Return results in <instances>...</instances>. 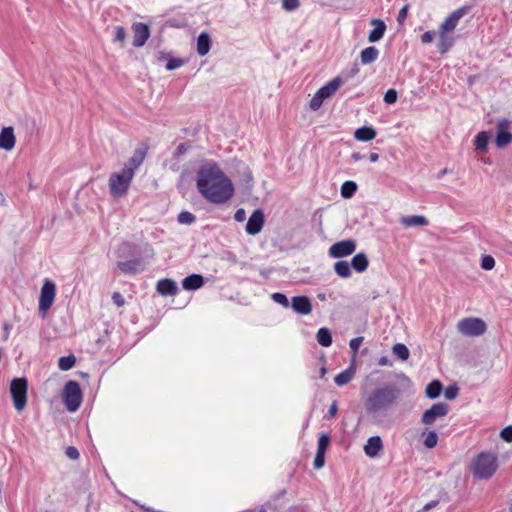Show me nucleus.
Masks as SVG:
<instances>
[{
	"mask_svg": "<svg viewBox=\"0 0 512 512\" xmlns=\"http://www.w3.org/2000/svg\"><path fill=\"white\" fill-rule=\"evenodd\" d=\"M197 188L201 195L214 204H222L234 195L231 180L214 164L202 167L197 174Z\"/></svg>",
	"mask_w": 512,
	"mask_h": 512,
	"instance_id": "1",
	"label": "nucleus"
},
{
	"mask_svg": "<svg viewBox=\"0 0 512 512\" xmlns=\"http://www.w3.org/2000/svg\"><path fill=\"white\" fill-rule=\"evenodd\" d=\"M400 389L393 384H387L372 390L364 400L367 414H378L395 405L400 398Z\"/></svg>",
	"mask_w": 512,
	"mask_h": 512,
	"instance_id": "2",
	"label": "nucleus"
},
{
	"mask_svg": "<svg viewBox=\"0 0 512 512\" xmlns=\"http://www.w3.org/2000/svg\"><path fill=\"white\" fill-rule=\"evenodd\" d=\"M499 466L496 454L492 452H481L470 464V470L475 478L486 480L491 478Z\"/></svg>",
	"mask_w": 512,
	"mask_h": 512,
	"instance_id": "3",
	"label": "nucleus"
},
{
	"mask_svg": "<svg viewBox=\"0 0 512 512\" xmlns=\"http://www.w3.org/2000/svg\"><path fill=\"white\" fill-rule=\"evenodd\" d=\"M134 178L132 170H124L112 172L108 179L109 193L114 199L125 197L129 191L132 180Z\"/></svg>",
	"mask_w": 512,
	"mask_h": 512,
	"instance_id": "4",
	"label": "nucleus"
},
{
	"mask_svg": "<svg viewBox=\"0 0 512 512\" xmlns=\"http://www.w3.org/2000/svg\"><path fill=\"white\" fill-rule=\"evenodd\" d=\"M342 83L343 80L340 77H336L321 87L310 100V109L313 111L318 110L326 99L331 98L337 92Z\"/></svg>",
	"mask_w": 512,
	"mask_h": 512,
	"instance_id": "5",
	"label": "nucleus"
},
{
	"mask_svg": "<svg viewBox=\"0 0 512 512\" xmlns=\"http://www.w3.org/2000/svg\"><path fill=\"white\" fill-rule=\"evenodd\" d=\"M486 323L477 317H466L457 323L459 333L469 337H478L485 333Z\"/></svg>",
	"mask_w": 512,
	"mask_h": 512,
	"instance_id": "6",
	"label": "nucleus"
},
{
	"mask_svg": "<svg viewBox=\"0 0 512 512\" xmlns=\"http://www.w3.org/2000/svg\"><path fill=\"white\" fill-rule=\"evenodd\" d=\"M28 383L26 378H14L10 383V393L13 399L14 407L17 411H22L27 403Z\"/></svg>",
	"mask_w": 512,
	"mask_h": 512,
	"instance_id": "7",
	"label": "nucleus"
},
{
	"mask_svg": "<svg viewBox=\"0 0 512 512\" xmlns=\"http://www.w3.org/2000/svg\"><path fill=\"white\" fill-rule=\"evenodd\" d=\"M63 400L70 412H75L82 402L80 385L76 381H68L63 390Z\"/></svg>",
	"mask_w": 512,
	"mask_h": 512,
	"instance_id": "8",
	"label": "nucleus"
},
{
	"mask_svg": "<svg viewBox=\"0 0 512 512\" xmlns=\"http://www.w3.org/2000/svg\"><path fill=\"white\" fill-rule=\"evenodd\" d=\"M56 296V285L50 279H45L39 296V312L45 314L53 305Z\"/></svg>",
	"mask_w": 512,
	"mask_h": 512,
	"instance_id": "9",
	"label": "nucleus"
},
{
	"mask_svg": "<svg viewBox=\"0 0 512 512\" xmlns=\"http://www.w3.org/2000/svg\"><path fill=\"white\" fill-rule=\"evenodd\" d=\"M356 250V242L352 239L342 240L334 243L329 248V256L332 258H342L352 255Z\"/></svg>",
	"mask_w": 512,
	"mask_h": 512,
	"instance_id": "10",
	"label": "nucleus"
},
{
	"mask_svg": "<svg viewBox=\"0 0 512 512\" xmlns=\"http://www.w3.org/2000/svg\"><path fill=\"white\" fill-rule=\"evenodd\" d=\"M448 413V405L446 403L433 404L428 410H426L421 418V422L430 426L436 422L438 418L445 417Z\"/></svg>",
	"mask_w": 512,
	"mask_h": 512,
	"instance_id": "11",
	"label": "nucleus"
},
{
	"mask_svg": "<svg viewBox=\"0 0 512 512\" xmlns=\"http://www.w3.org/2000/svg\"><path fill=\"white\" fill-rule=\"evenodd\" d=\"M509 125L510 122L505 118L497 122L495 143L498 148H504L512 142V134L508 132Z\"/></svg>",
	"mask_w": 512,
	"mask_h": 512,
	"instance_id": "12",
	"label": "nucleus"
},
{
	"mask_svg": "<svg viewBox=\"0 0 512 512\" xmlns=\"http://www.w3.org/2000/svg\"><path fill=\"white\" fill-rule=\"evenodd\" d=\"M264 225V213L262 210H255L249 217L246 224V232L250 235L258 234Z\"/></svg>",
	"mask_w": 512,
	"mask_h": 512,
	"instance_id": "13",
	"label": "nucleus"
},
{
	"mask_svg": "<svg viewBox=\"0 0 512 512\" xmlns=\"http://www.w3.org/2000/svg\"><path fill=\"white\" fill-rule=\"evenodd\" d=\"M455 37L454 33L444 30L439 26L438 28V42L437 48L441 54L447 53L454 45Z\"/></svg>",
	"mask_w": 512,
	"mask_h": 512,
	"instance_id": "14",
	"label": "nucleus"
},
{
	"mask_svg": "<svg viewBox=\"0 0 512 512\" xmlns=\"http://www.w3.org/2000/svg\"><path fill=\"white\" fill-rule=\"evenodd\" d=\"M467 10V7H460L456 9L445 18L440 27H442L444 30L454 33V30L457 27L460 19L466 15Z\"/></svg>",
	"mask_w": 512,
	"mask_h": 512,
	"instance_id": "15",
	"label": "nucleus"
},
{
	"mask_svg": "<svg viewBox=\"0 0 512 512\" xmlns=\"http://www.w3.org/2000/svg\"><path fill=\"white\" fill-rule=\"evenodd\" d=\"M133 46L142 47L150 36L149 27L143 23H135L132 25Z\"/></svg>",
	"mask_w": 512,
	"mask_h": 512,
	"instance_id": "16",
	"label": "nucleus"
},
{
	"mask_svg": "<svg viewBox=\"0 0 512 512\" xmlns=\"http://www.w3.org/2000/svg\"><path fill=\"white\" fill-rule=\"evenodd\" d=\"M118 267L125 274H137L145 270L146 264L142 259H132L118 262Z\"/></svg>",
	"mask_w": 512,
	"mask_h": 512,
	"instance_id": "17",
	"label": "nucleus"
},
{
	"mask_svg": "<svg viewBox=\"0 0 512 512\" xmlns=\"http://www.w3.org/2000/svg\"><path fill=\"white\" fill-rule=\"evenodd\" d=\"M292 309L301 315H308L312 311V304L307 296H295L291 300Z\"/></svg>",
	"mask_w": 512,
	"mask_h": 512,
	"instance_id": "18",
	"label": "nucleus"
},
{
	"mask_svg": "<svg viewBox=\"0 0 512 512\" xmlns=\"http://www.w3.org/2000/svg\"><path fill=\"white\" fill-rule=\"evenodd\" d=\"M16 138L14 129L11 126L2 128L0 132V148L5 151H11L15 146Z\"/></svg>",
	"mask_w": 512,
	"mask_h": 512,
	"instance_id": "19",
	"label": "nucleus"
},
{
	"mask_svg": "<svg viewBox=\"0 0 512 512\" xmlns=\"http://www.w3.org/2000/svg\"><path fill=\"white\" fill-rule=\"evenodd\" d=\"M146 157V148H137L131 158L125 163L124 170H132L133 175L135 171L140 167Z\"/></svg>",
	"mask_w": 512,
	"mask_h": 512,
	"instance_id": "20",
	"label": "nucleus"
},
{
	"mask_svg": "<svg viewBox=\"0 0 512 512\" xmlns=\"http://www.w3.org/2000/svg\"><path fill=\"white\" fill-rule=\"evenodd\" d=\"M399 221L405 228L425 227L429 224L428 219L422 215L403 216Z\"/></svg>",
	"mask_w": 512,
	"mask_h": 512,
	"instance_id": "21",
	"label": "nucleus"
},
{
	"mask_svg": "<svg viewBox=\"0 0 512 512\" xmlns=\"http://www.w3.org/2000/svg\"><path fill=\"white\" fill-rule=\"evenodd\" d=\"M383 448L382 439L379 436H372L364 446V452L369 457H375Z\"/></svg>",
	"mask_w": 512,
	"mask_h": 512,
	"instance_id": "22",
	"label": "nucleus"
},
{
	"mask_svg": "<svg viewBox=\"0 0 512 512\" xmlns=\"http://www.w3.org/2000/svg\"><path fill=\"white\" fill-rule=\"evenodd\" d=\"M204 284V279L199 274H192L190 276H187L182 281V286L185 290H197L201 288Z\"/></svg>",
	"mask_w": 512,
	"mask_h": 512,
	"instance_id": "23",
	"label": "nucleus"
},
{
	"mask_svg": "<svg viewBox=\"0 0 512 512\" xmlns=\"http://www.w3.org/2000/svg\"><path fill=\"white\" fill-rule=\"evenodd\" d=\"M372 24L375 25V28L369 33L368 40L369 42H377L379 41L386 30V25L382 20L373 19Z\"/></svg>",
	"mask_w": 512,
	"mask_h": 512,
	"instance_id": "24",
	"label": "nucleus"
},
{
	"mask_svg": "<svg viewBox=\"0 0 512 512\" xmlns=\"http://www.w3.org/2000/svg\"><path fill=\"white\" fill-rule=\"evenodd\" d=\"M351 267L358 273L365 272L369 265V260L363 252L356 254L351 260Z\"/></svg>",
	"mask_w": 512,
	"mask_h": 512,
	"instance_id": "25",
	"label": "nucleus"
},
{
	"mask_svg": "<svg viewBox=\"0 0 512 512\" xmlns=\"http://www.w3.org/2000/svg\"><path fill=\"white\" fill-rule=\"evenodd\" d=\"M157 292L161 295H174L177 292V286L170 279H162L157 283Z\"/></svg>",
	"mask_w": 512,
	"mask_h": 512,
	"instance_id": "26",
	"label": "nucleus"
},
{
	"mask_svg": "<svg viewBox=\"0 0 512 512\" xmlns=\"http://www.w3.org/2000/svg\"><path fill=\"white\" fill-rule=\"evenodd\" d=\"M211 48V38L208 33L203 32L197 38V53L205 56Z\"/></svg>",
	"mask_w": 512,
	"mask_h": 512,
	"instance_id": "27",
	"label": "nucleus"
},
{
	"mask_svg": "<svg viewBox=\"0 0 512 512\" xmlns=\"http://www.w3.org/2000/svg\"><path fill=\"white\" fill-rule=\"evenodd\" d=\"M377 135V132L374 128L372 127H368V126H363L361 128H358L355 132H354V137L358 140V141H371L373 140Z\"/></svg>",
	"mask_w": 512,
	"mask_h": 512,
	"instance_id": "28",
	"label": "nucleus"
},
{
	"mask_svg": "<svg viewBox=\"0 0 512 512\" xmlns=\"http://www.w3.org/2000/svg\"><path fill=\"white\" fill-rule=\"evenodd\" d=\"M355 376V369L349 367L335 376L334 381L337 386H344L348 384Z\"/></svg>",
	"mask_w": 512,
	"mask_h": 512,
	"instance_id": "29",
	"label": "nucleus"
},
{
	"mask_svg": "<svg viewBox=\"0 0 512 512\" xmlns=\"http://www.w3.org/2000/svg\"><path fill=\"white\" fill-rule=\"evenodd\" d=\"M421 437L423 439V445L427 449H433L434 447L437 446L438 435L435 431L426 429L421 433Z\"/></svg>",
	"mask_w": 512,
	"mask_h": 512,
	"instance_id": "30",
	"label": "nucleus"
},
{
	"mask_svg": "<svg viewBox=\"0 0 512 512\" xmlns=\"http://www.w3.org/2000/svg\"><path fill=\"white\" fill-rule=\"evenodd\" d=\"M378 55H379L378 49L373 46H370V47H367L364 50H362V52L360 54V59H361L362 64L366 65V64H370V63L374 62L378 58Z\"/></svg>",
	"mask_w": 512,
	"mask_h": 512,
	"instance_id": "31",
	"label": "nucleus"
},
{
	"mask_svg": "<svg viewBox=\"0 0 512 512\" xmlns=\"http://www.w3.org/2000/svg\"><path fill=\"white\" fill-rule=\"evenodd\" d=\"M334 271L341 278H349L352 275L351 265L345 260L337 261L334 264Z\"/></svg>",
	"mask_w": 512,
	"mask_h": 512,
	"instance_id": "32",
	"label": "nucleus"
},
{
	"mask_svg": "<svg viewBox=\"0 0 512 512\" xmlns=\"http://www.w3.org/2000/svg\"><path fill=\"white\" fill-rule=\"evenodd\" d=\"M318 343L323 347H329L332 344V335L328 328H320L316 335Z\"/></svg>",
	"mask_w": 512,
	"mask_h": 512,
	"instance_id": "33",
	"label": "nucleus"
},
{
	"mask_svg": "<svg viewBox=\"0 0 512 512\" xmlns=\"http://www.w3.org/2000/svg\"><path fill=\"white\" fill-rule=\"evenodd\" d=\"M442 391V384L438 380H434L431 383H429L426 387V396L430 399L437 398Z\"/></svg>",
	"mask_w": 512,
	"mask_h": 512,
	"instance_id": "34",
	"label": "nucleus"
},
{
	"mask_svg": "<svg viewBox=\"0 0 512 512\" xmlns=\"http://www.w3.org/2000/svg\"><path fill=\"white\" fill-rule=\"evenodd\" d=\"M489 140L490 134L488 132H480L475 138L476 149L481 152H485L487 150Z\"/></svg>",
	"mask_w": 512,
	"mask_h": 512,
	"instance_id": "35",
	"label": "nucleus"
},
{
	"mask_svg": "<svg viewBox=\"0 0 512 512\" xmlns=\"http://www.w3.org/2000/svg\"><path fill=\"white\" fill-rule=\"evenodd\" d=\"M392 352L395 356H397L402 361H406L410 356L409 349L407 348V346L405 344H402V343L395 344L392 347Z\"/></svg>",
	"mask_w": 512,
	"mask_h": 512,
	"instance_id": "36",
	"label": "nucleus"
},
{
	"mask_svg": "<svg viewBox=\"0 0 512 512\" xmlns=\"http://www.w3.org/2000/svg\"><path fill=\"white\" fill-rule=\"evenodd\" d=\"M357 190V185L353 181H346L341 186V196L351 198Z\"/></svg>",
	"mask_w": 512,
	"mask_h": 512,
	"instance_id": "37",
	"label": "nucleus"
},
{
	"mask_svg": "<svg viewBox=\"0 0 512 512\" xmlns=\"http://www.w3.org/2000/svg\"><path fill=\"white\" fill-rule=\"evenodd\" d=\"M76 362V358L73 355L63 356L58 361V366L62 371L71 369Z\"/></svg>",
	"mask_w": 512,
	"mask_h": 512,
	"instance_id": "38",
	"label": "nucleus"
},
{
	"mask_svg": "<svg viewBox=\"0 0 512 512\" xmlns=\"http://www.w3.org/2000/svg\"><path fill=\"white\" fill-rule=\"evenodd\" d=\"M194 221H195V216L188 211H183L178 215V222L180 224L190 225Z\"/></svg>",
	"mask_w": 512,
	"mask_h": 512,
	"instance_id": "39",
	"label": "nucleus"
},
{
	"mask_svg": "<svg viewBox=\"0 0 512 512\" xmlns=\"http://www.w3.org/2000/svg\"><path fill=\"white\" fill-rule=\"evenodd\" d=\"M495 267V259L491 255H484L481 259V268L490 271Z\"/></svg>",
	"mask_w": 512,
	"mask_h": 512,
	"instance_id": "40",
	"label": "nucleus"
},
{
	"mask_svg": "<svg viewBox=\"0 0 512 512\" xmlns=\"http://www.w3.org/2000/svg\"><path fill=\"white\" fill-rule=\"evenodd\" d=\"M329 443H330V438L328 435H326V434L320 435V437L318 439L317 452L325 453Z\"/></svg>",
	"mask_w": 512,
	"mask_h": 512,
	"instance_id": "41",
	"label": "nucleus"
},
{
	"mask_svg": "<svg viewBox=\"0 0 512 512\" xmlns=\"http://www.w3.org/2000/svg\"><path fill=\"white\" fill-rule=\"evenodd\" d=\"M271 298L274 302L282 305L283 307L287 308L289 306V300L286 297V295L276 292L271 295Z\"/></svg>",
	"mask_w": 512,
	"mask_h": 512,
	"instance_id": "42",
	"label": "nucleus"
},
{
	"mask_svg": "<svg viewBox=\"0 0 512 512\" xmlns=\"http://www.w3.org/2000/svg\"><path fill=\"white\" fill-rule=\"evenodd\" d=\"M384 101L387 104L395 103L397 101V91L394 89L387 90L384 95Z\"/></svg>",
	"mask_w": 512,
	"mask_h": 512,
	"instance_id": "43",
	"label": "nucleus"
},
{
	"mask_svg": "<svg viewBox=\"0 0 512 512\" xmlns=\"http://www.w3.org/2000/svg\"><path fill=\"white\" fill-rule=\"evenodd\" d=\"M458 395V388L456 386H448L444 391V396L448 400H453Z\"/></svg>",
	"mask_w": 512,
	"mask_h": 512,
	"instance_id": "44",
	"label": "nucleus"
},
{
	"mask_svg": "<svg viewBox=\"0 0 512 512\" xmlns=\"http://www.w3.org/2000/svg\"><path fill=\"white\" fill-rule=\"evenodd\" d=\"M183 64H184L183 60H181L179 58H172L167 62L166 69L171 71V70L181 67Z\"/></svg>",
	"mask_w": 512,
	"mask_h": 512,
	"instance_id": "45",
	"label": "nucleus"
},
{
	"mask_svg": "<svg viewBox=\"0 0 512 512\" xmlns=\"http://www.w3.org/2000/svg\"><path fill=\"white\" fill-rule=\"evenodd\" d=\"M313 464L316 469L322 468L325 464V453L317 452Z\"/></svg>",
	"mask_w": 512,
	"mask_h": 512,
	"instance_id": "46",
	"label": "nucleus"
},
{
	"mask_svg": "<svg viewBox=\"0 0 512 512\" xmlns=\"http://www.w3.org/2000/svg\"><path fill=\"white\" fill-rule=\"evenodd\" d=\"M282 6L287 11H292L299 6V0H283Z\"/></svg>",
	"mask_w": 512,
	"mask_h": 512,
	"instance_id": "47",
	"label": "nucleus"
},
{
	"mask_svg": "<svg viewBox=\"0 0 512 512\" xmlns=\"http://www.w3.org/2000/svg\"><path fill=\"white\" fill-rule=\"evenodd\" d=\"M126 39V32L122 26H117L115 28V41H119L123 43Z\"/></svg>",
	"mask_w": 512,
	"mask_h": 512,
	"instance_id": "48",
	"label": "nucleus"
},
{
	"mask_svg": "<svg viewBox=\"0 0 512 512\" xmlns=\"http://www.w3.org/2000/svg\"><path fill=\"white\" fill-rule=\"evenodd\" d=\"M363 337H356L350 340L349 346L351 350L356 353L363 342Z\"/></svg>",
	"mask_w": 512,
	"mask_h": 512,
	"instance_id": "49",
	"label": "nucleus"
},
{
	"mask_svg": "<svg viewBox=\"0 0 512 512\" xmlns=\"http://www.w3.org/2000/svg\"><path fill=\"white\" fill-rule=\"evenodd\" d=\"M500 436L506 441V442H512V426H507L504 429H502Z\"/></svg>",
	"mask_w": 512,
	"mask_h": 512,
	"instance_id": "50",
	"label": "nucleus"
},
{
	"mask_svg": "<svg viewBox=\"0 0 512 512\" xmlns=\"http://www.w3.org/2000/svg\"><path fill=\"white\" fill-rule=\"evenodd\" d=\"M436 36V33L434 31H427L421 36V41L424 44L431 43Z\"/></svg>",
	"mask_w": 512,
	"mask_h": 512,
	"instance_id": "51",
	"label": "nucleus"
},
{
	"mask_svg": "<svg viewBox=\"0 0 512 512\" xmlns=\"http://www.w3.org/2000/svg\"><path fill=\"white\" fill-rule=\"evenodd\" d=\"M408 7V5H405L400 9L397 17V21L399 24H403L405 22L408 13Z\"/></svg>",
	"mask_w": 512,
	"mask_h": 512,
	"instance_id": "52",
	"label": "nucleus"
},
{
	"mask_svg": "<svg viewBox=\"0 0 512 512\" xmlns=\"http://www.w3.org/2000/svg\"><path fill=\"white\" fill-rule=\"evenodd\" d=\"M66 455L68 458L76 460L79 458V451L75 447L70 446L66 449Z\"/></svg>",
	"mask_w": 512,
	"mask_h": 512,
	"instance_id": "53",
	"label": "nucleus"
},
{
	"mask_svg": "<svg viewBox=\"0 0 512 512\" xmlns=\"http://www.w3.org/2000/svg\"><path fill=\"white\" fill-rule=\"evenodd\" d=\"M112 300L118 307H122L125 304L124 298L119 292L113 293Z\"/></svg>",
	"mask_w": 512,
	"mask_h": 512,
	"instance_id": "54",
	"label": "nucleus"
},
{
	"mask_svg": "<svg viewBox=\"0 0 512 512\" xmlns=\"http://www.w3.org/2000/svg\"><path fill=\"white\" fill-rule=\"evenodd\" d=\"M188 148H189V146L186 143H181L175 149L174 154L176 156L182 155V154H184L188 150Z\"/></svg>",
	"mask_w": 512,
	"mask_h": 512,
	"instance_id": "55",
	"label": "nucleus"
},
{
	"mask_svg": "<svg viewBox=\"0 0 512 512\" xmlns=\"http://www.w3.org/2000/svg\"><path fill=\"white\" fill-rule=\"evenodd\" d=\"M234 218L238 222H242L246 218V212L244 209L240 208L235 212Z\"/></svg>",
	"mask_w": 512,
	"mask_h": 512,
	"instance_id": "56",
	"label": "nucleus"
},
{
	"mask_svg": "<svg viewBox=\"0 0 512 512\" xmlns=\"http://www.w3.org/2000/svg\"><path fill=\"white\" fill-rule=\"evenodd\" d=\"M338 406L336 401H333L328 410V416L333 418L337 415Z\"/></svg>",
	"mask_w": 512,
	"mask_h": 512,
	"instance_id": "57",
	"label": "nucleus"
},
{
	"mask_svg": "<svg viewBox=\"0 0 512 512\" xmlns=\"http://www.w3.org/2000/svg\"><path fill=\"white\" fill-rule=\"evenodd\" d=\"M378 364H379L380 366H387V365H390V362H389L388 357H386V356H382V357L378 360Z\"/></svg>",
	"mask_w": 512,
	"mask_h": 512,
	"instance_id": "58",
	"label": "nucleus"
},
{
	"mask_svg": "<svg viewBox=\"0 0 512 512\" xmlns=\"http://www.w3.org/2000/svg\"><path fill=\"white\" fill-rule=\"evenodd\" d=\"M10 328H11V325L8 324V323H5L4 324V331H5V334H4V339L7 340L8 337H9V331H10Z\"/></svg>",
	"mask_w": 512,
	"mask_h": 512,
	"instance_id": "59",
	"label": "nucleus"
},
{
	"mask_svg": "<svg viewBox=\"0 0 512 512\" xmlns=\"http://www.w3.org/2000/svg\"><path fill=\"white\" fill-rule=\"evenodd\" d=\"M378 159H379V155H378L377 153H370V155H369V160H370L371 162H373V163H374V162H377V161H378Z\"/></svg>",
	"mask_w": 512,
	"mask_h": 512,
	"instance_id": "60",
	"label": "nucleus"
},
{
	"mask_svg": "<svg viewBox=\"0 0 512 512\" xmlns=\"http://www.w3.org/2000/svg\"><path fill=\"white\" fill-rule=\"evenodd\" d=\"M352 159L354 161H360L361 159H363V156L360 153L355 152V153L352 154Z\"/></svg>",
	"mask_w": 512,
	"mask_h": 512,
	"instance_id": "61",
	"label": "nucleus"
},
{
	"mask_svg": "<svg viewBox=\"0 0 512 512\" xmlns=\"http://www.w3.org/2000/svg\"><path fill=\"white\" fill-rule=\"evenodd\" d=\"M6 199L4 194L0 191V206L5 205Z\"/></svg>",
	"mask_w": 512,
	"mask_h": 512,
	"instance_id": "62",
	"label": "nucleus"
},
{
	"mask_svg": "<svg viewBox=\"0 0 512 512\" xmlns=\"http://www.w3.org/2000/svg\"><path fill=\"white\" fill-rule=\"evenodd\" d=\"M326 373H327L326 367H324V366L321 367L320 371H319L320 377H324L326 375Z\"/></svg>",
	"mask_w": 512,
	"mask_h": 512,
	"instance_id": "63",
	"label": "nucleus"
},
{
	"mask_svg": "<svg viewBox=\"0 0 512 512\" xmlns=\"http://www.w3.org/2000/svg\"><path fill=\"white\" fill-rule=\"evenodd\" d=\"M435 504H436L435 502L428 503V504H426V505H425L424 509H425V510H428V509H430L431 507L435 506Z\"/></svg>",
	"mask_w": 512,
	"mask_h": 512,
	"instance_id": "64",
	"label": "nucleus"
}]
</instances>
